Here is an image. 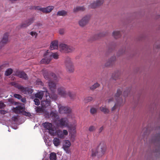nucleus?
<instances>
[{
	"label": "nucleus",
	"instance_id": "obj_1",
	"mask_svg": "<svg viewBox=\"0 0 160 160\" xmlns=\"http://www.w3.org/2000/svg\"><path fill=\"white\" fill-rule=\"evenodd\" d=\"M46 95V100H43L41 102L42 107H38L37 108L36 111L37 112H42L44 111L51 109V100L49 94L47 92Z\"/></svg>",
	"mask_w": 160,
	"mask_h": 160
},
{
	"label": "nucleus",
	"instance_id": "obj_2",
	"mask_svg": "<svg viewBox=\"0 0 160 160\" xmlns=\"http://www.w3.org/2000/svg\"><path fill=\"white\" fill-rule=\"evenodd\" d=\"M122 89H118L116 94L114 96V98L112 97L107 100L108 103H110L114 101V99H115L116 102L114 106L112 107L111 109L112 111L114 110L117 108V106H120L122 105L123 101L120 96L122 93Z\"/></svg>",
	"mask_w": 160,
	"mask_h": 160
},
{
	"label": "nucleus",
	"instance_id": "obj_3",
	"mask_svg": "<svg viewBox=\"0 0 160 160\" xmlns=\"http://www.w3.org/2000/svg\"><path fill=\"white\" fill-rule=\"evenodd\" d=\"M106 149V144L104 142H101L96 149L92 150V156L94 157L97 156L98 158H99L105 153Z\"/></svg>",
	"mask_w": 160,
	"mask_h": 160
},
{
	"label": "nucleus",
	"instance_id": "obj_4",
	"mask_svg": "<svg viewBox=\"0 0 160 160\" xmlns=\"http://www.w3.org/2000/svg\"><path fill=\"white\" fill-rule=\"evenodd\" d=\"M152 142L156 144L155 150L154 151L156 157H158L160 155V134H157L155 136L153 137Z\"/></svg>",
	"mask_w": 160,
	"mask_h": 160
},
{
	"label": "nucleus",
	"instance_id": "obj_5",
	"mask_svg": "<svg viewBox=\"0 0 160 160\" xmlns=\"http://www.w3.org/2000/svg\"><path fill=\"white\" fill-rule=\"evenodd\" d=\"M55 124L57 127L61 128L68 127L69 126V121L67 118H63L58 119Z\"/></svg>",
	"mask_w": 160,
	"mask_h": 160
},
{
	"label": "nucleus",
	"instance_id": "obj_6",
	"mask_svg": "<svg viewBox=\"0 0 160 160\" xmlns=\"http://www.w3.org/2000/svg\"><path fill=\"white\" fill-rule=\"evenodd\" d=\"M15 87L24 94H30L33 91V90L31 88H25L20 84H16Z\"/></svg>",
	"mask_w": 160,
	"mask_h": 160
},
{
	"label": "nucleus",
	"instance_id": "obj_7",
	"mask_svg": "<svg viewBox=\"0 0 160 160\" xmlns=\"http://www.w3.org/2000/svg\"><path fill=\"white\" fill-rule=\"evenodd\" d=\"M59 48L61 52H72L75 49L73 47L63 43L59 45Z\"/></svg>",
	"mask_w": 160,
	"mask_h": 160
},
{
	"label": "nucleus",
	"instance_id": "obj_8",
	"mask_svg": "<svg viewBox=\"0 0 160 160\" xmlns=\"http://www.w3.org/2000/svg\"><path fill=\"white\" fill-rule=\"evenodd\" d=\"M67 71L70 73L73 72L74 70V67L71 58H68L65 61Z\"/></svg>",
	"mask_w": 160,
	"mask_h": 160
},
{
	"label": "nucleus",
	"instance_id": "obj_9",
	"mask_svg": "<svg viewBox=\"0 0 160 160\" xmlns=\"http://www.w3.org/2000/svg\"><path fill=\"white\" fill-rule=\"evenodd\" d=\"M43 75L45 79L48 80L49 81H51V80L56 81L57 80V78L55 74L52 73L50 75L48 72L46 70L43 71Z\"/></svg>",
	"mask_w": 160,
	"mask_h": 160
},
{
	"label": "nucleus",
	"instance_id": "obj_10",
	"mask_svg": "<svg viewBox=\"0 0 160 160\" xmlns=\"http://www.w3.org/2000/svg\"><path fill=\"white\" fill-rule=\"evenodd\" d=\"M59 112L61 114L69 113L71 112V109L68 107L62 106L61 104L58 105Z\"/></svg>",
	"mask_w": 160,
	"mask_h": 160
},
{
	"label": "nucleus",
	"instance_id": "obj_11",
	"mask_svg": "<svg viewBox=\"0 0 160 160\" xmlns=\"http://www.w3.org/2000/svg\"><path fill=\"white\" fill-rule=\"evenodd\" d=\"M58 92L59 95L63 98L67 97V92L66 91L65 88L62 87L58 88Z\"/></svg>",
	"mask_w": 160,
	"mask_h": 160
},
{
	"label": "nucleus",
	"instance_id": "obj_12",
	"mask_svg": "<svg viewBox=\"0 0 160 160\" xmlns=\"http://www.w3.org/2000/svg\"><path fill=\"white\" fill-rule=\"evenodd\" d=\"M15 75L20 78L27 80L28 78V76L23 71H17L15 73Z\"/></svg>",
	"mask_w": 160,
	"mask_h": 160
},
{
	"label": "nucleus",
	"instance_id": "obj_13",
	"mask_svg": "<svg viewBox=\"0 0 160 160\" xmlns=\"http://www.w3.org/2000/svg\"><path fill=\"white\" fill-rule=\"evenodd\" d=\"M34 18L32 17L26 21L25 22L22 23L21 25V28H26L31 25L34 21Z\"/></svg>",
	"mask_w": 160,
	"mask_h": 160
},
{
	"label": "nucleus",
	"instance_id": "obj_14",
	"mask_svg": "<svg viewBox=\"0 0 160 160\" xmlns=\"http://www.w3.org/2000/svg\"><path fill=\"white\" fill-rule=\"evenodd\" d=\"M48 93L47 90L46 91H41L38 92L37 93L35 94V97L36 98H38L40 99L41 100L43 96H44V100H46V93Z\"/></svg>",
	"mask_w": 160,
	"mask_h": 160
},
{
	"label": "nucleus",
	"instance_id": "obj_15",
	"mask_svg": "<svg viewBox=\"0 0 160 160\" xmlns=\"http://www.w3.org/2000/svg\"><path fill=\"white\" fill-rule=\"evenodd\" d=\"M89 19V17L86 16L83 17L79 22V24L81 27H83L86 25L88 23Z\"/></svg>",
	"mask_w": 160,
	"mask_h": 160
},
{
	"label": "nucleus",
	"instance_id": "obj_16",
	"mask_svg": "<svg viewBox=\"0 0 160 160\" xmlns=\"http://www.w3.org/2000/svg\"><path fill=\"white\" fill-rule=\"evenodd\" d=\"M50 117L53 120L55 123L59 119L58 113L53 111L51 112L50 114Z\"/></svg>",
	"mask_w": 160,
	"mask_h": 160
},
{
	"label": "nucleus",
	"instance_id": "obj_17",
	"mask_svg": "<svg viewBox=\"0 0 160 160\" xmlns=\"http://www.w3.org/2000/svg\"><path fill=\"white\" fill-rule=\"evenodd\" d=\"M70 146L71 143L69 141L66 140L65 141L64 143L63 146V148L67 153H69L70 152L69 148Z\"/></svg>",
	"mask_w": 160,
	"mask_h": 160
},
{
	"label": "nucleus",
	"instance_id": "obj_18",
	"mask_svg": "<svg viewBox=\"0 0 160 160\" xmlns=\"http://www.w3.org/2000/svg\"><path fill=\"white\" fill-rule=\"evenodd\" d=\"M47 53V52L44 54V58L42 59L40 62L41 64H48L51 61L50 58H49V57H48L47 55H46Z\"/></svg>",
	"mask_w": 160,
	"mask_h": 160
},
{
	"label": "nucleus",
	"instance_id": "obj_19",
	"mask_svg": "<svg viewBox=\"0 0 160 160\" xmlns=\"http://www.w3.org/2000/svg\"><path fill=\"white\" fill-rule=\"evenodd\" d=\"M48 50L47 52V53L46 54L47 56L50 58V60H51L52 58H53L55 59H58V55L57 53H52L50 52H48Z\"/></svg>",
	"mask_w": 160,
	"mask_h": 160
},
{
	"label": "nucleus",
	"instance_id": "obj_20",
	"mask_svg": "<svg viewBox=\"0 0 160 160\" xmlns=\"http://www.w3.org/2000/svg\"><path fill=\"white\" fill-rule=\"evenodd\" d=\"M48 86L50 90L52 92H54L56 88V83L50 81L48 82Z\"/></svg>",
	"mask_w": 160,
	"mask_h": 160
},
{
	"label": "nucleus",
	"instance_id": "obj_21",
	"mask_svg": "<svg viewBox=\"0 0 160 160\" xmlns=\"http://www.w3.org/2000/svg\"><path fill=\"white\" fill-rule=\"evenodd\" d=\"M103 3V1L102 0H98L96 2H94L91 4L89 5V7L92 8H95L101 5Z\"/></svg>",
	"mask_w": 160,
	"mask_h": 160
},
{
	"label": "nucleus",
	"instance_id": "obj_22",
	"mask_svg": "<svg viewBox=\"0 0 160 160\" xmlns=\"http://www.w3.org/2000/svg\"><path fill=\"white\" fill-rule=\"evenodd\" d=\"M8 33H6L4 35L2 40L0 42V45L3 46L7 43L8 42Z\"/></svg>",
	"mask_w": 160,
	"mask_h": 160
},
{
	"label": "nucleus",
	"instance_id": "obj_23",
	"mask_svg": "<svg viewBox=\"0 0 160 160\" xmlns=\"http://www.w3.org/2000/svg\"><path fill=\"white\" fill-rule=\"evenodd\" d=\"M116 60V57L115 56L112 57L105 64V65L106 67L110 66L112 65Z\"/></svg>",
	"mask_w": 160,
	"mask_h": 160
},
{
	"label": "nucleus",
	"instance_id": "obj_24",
	"mask_svg": "<svg viewBox=\"0 0 160 160\" xmlns=\"http://www.w3.org/2000/svg\"><path fill=\"white\" fill-rule=\"evenodd\" d=\"M58 42L57 41H54L52 42L50 49L51 50L57 49L58 48Z\"/></svg>",
	"mask_w": 160,
	"mask_h": 160
},
{
	"label": "nucleus",
	"instance_id": "obj_25",
	"mask_svg": "<svg viewBox=\"0 0 160 160\" xmlns=\"http://www.w3.org/2000/svg\"><path fill=\"white\" fill-rule=\"evenodd\" d=\"M54 7L52 6H50L46 8H43L42 12L43 13H48L51 12L53 9Z\"/></svg>",
	"mask_w": 160,
	"mask_h": 160
},
{
	"label": "nucleus",
	"instance_id": "obj_26",
	"mask_svg": "<svg viewBox=\"0 0 160 160\" xmlns=\"http://www.w3.org/2000/svg\"><path fill=\"white\" fill-rule=\"evenodd\" d=\"M42 125L46 129L49 130L52 128V124L51 123L46 122L43 123Z\"/></svg>",
	"mask_w": 160,
	"mask_h": 160
},
{
	"label": "nucleus",
	"instance_id": "obj_27",
	"mask_svg": "<svg viewBox=\"0 0 160 160\" xmlns=\"http://www.w3.org/2000/svg\"><path fill=\"white\" fill-rule=\"evenodd\" d=\"M85 8L84 6H78L74 8L73 12H76L79 11H83L85 10Z\"/></svg>",
	"mask_w": 160,
	"mask_h": 160
},
{
	"label": "nucleus",
	"instance_id": "obj_28",
	"mask_svg": "<svg viewBox=\"0 0 160 160\" xmlns=\"http://www.w3.org/2000/svg\"><path fill=\"white\" fill-rule=\"evenodd\" d=\"M100 110L104 114H107L109 113V109L105 106H102L100 108Z\"/></svg>",
	"mask_w": 160,
	"mask_h": 160
},
{
	"label": "nucleus",
	"instance_id": "obj_29",
	"mask_svg": "<svg viewBox=\"0 0 160 160\" xmlns=\"http://www.w3.org/2000/svg\"><path fill=\"white\" fill-rule=\"evenodd\" d=\"M67 14V12L65 10H62L58 11L57 15L58 16H65Z\"/></svg>",
	"mask_w": 160,
	"mask_h": 160
},
{
	"label": "nucleus",
	"instance_id": "obj_30",
	"mask_svg": "<svg viewBox=\"0 0 160 160\" xmlns=\"http://www.w3.org/2000/svg\"><path fill=\"white\" fill-rule=\"evenodd\" d=\"M112 35L115 38H117L121 36V34L120 31H115L113 32Z\"/></svg>",
	"mask_w": 160,
	"mask_h": 160
},
{
	"label": "nucleus",
	"instance_id": "obj_31",
	"mask_svg": "<svg viewBox=\"0 0 160 160\" xmlns=\"http://www.w3.org/2000/svg\"><path fill=\"white\" fill-rule=\"evenodd\" d=\"M56 132L57 133L58 137L61 138H64V135L62 133V131L60 129L57 130Z\"/></svg>",
	"mask_w": 160,
	"mask_h": 160
},
{
	"label": "nucleus",
	"instance_id": "obj_32",
	"mask_svg": "<svg viewBox=\"0 0 160 160\" xmlns=\"http://www.w3.org/2000/svg\"><path fill=\"white\" fill-rule=\"evenodd\" d=\"M143 132V137L144 138L146 136H147L150 132L149 129L148 128H144L142 130Z\"/></svg>",
	"mask_w": 160,
	"mask_h": 160
},
{
	"label": "nucleus",
	"instance_id": "obj_33",
	"mask_svg": "<svg viewBox=\"0 0 160 160\" xmlns=\"http://www.w3.org/2000/svg\"><path fill=\"white\" fill-rule=\"evenodd\" d=\"M60 140L57 138H55L53 140V143L55 146H58L60 144Z\"/></svg>",
	"mask_w": 160,
	"mask_h": 160
},
{
	"label": "nucleus",
	"instance_id": "obj_34",
	"mask_svg": "<svg viewBox=\"0 0 160 160\" xmlns=\"http://www.w3.org/2000/svg\"><path fill=\"white\" fill-rule=\"evenodd\" d=\"M67 97L69 96L71 99H73L76 96V94L73 92H72L70 91L67 92Z\"/></svg>",
	"mask_w": 160,
	"mask_h": 160
},
{
	"label": "nucleus",
	"instance_id": "obj_35",
	"mask_svg": "<svg viewBox=\"0 0 160 160\" xmlns=\"http://www.w3.org/2000/svg\"><path fill=\"white\" fill-rule=\"evenodd\" d=\"M100 86V84L98 82H96L90 87V89L93 90Z\"/></svg>",
	"mask_w": 160,
	"mask_h": 160
},
{
	"label": "nucleus",
	"instance_id": "obj_36",
	"mask_svg": "<svg viewBox=\"0 0 160 160\" xmlns=\"http://www.w3.org/2000/svg\"><path fill=\"white\" fill-rule=\"evenodd\" d=\"M50 159L51 160H56V155L55 153L52 152L50 155Z\"/></svg>",
	"mask_w": 160,
	"mask_h": 160
},
{
	"label": "nucleus",
	"instance_id": "obj_37",
	"mask_svg": "<svg viewBox=\"0 0 160 160\" xmlns=\"http://www.w3.org/2000/svg\"><path fill=\"white\" fill-rule=\"evenodd\" d=\"M13 70L11 68L8 69L5 72V74L6 76L11 75L12 72Z\"/></svg>",
	"mask_w": 160,
	"mask_h": 160
},
{
	"label": "nucleus",
	"instance_id": "obj_38",
	"mask_svg": "<svg viewBox=\"0 0 160 160\" xmlns=\"http://www.w3.org/2000/svg\"><path fill=\"white\" fill-rule=\"evenodd\" d=\"M23 108L21 106H18L14 108V111L15 113H17L19 112L20 110H22Z\"/></svg>",
	"mask_w": 160,
	"mask_h": 160
},
{
	"label": "nucleus",
	"instance_id": "obj_39",
	"mask_svg": "<svg viewBox=\"0 0 160 160\" xmlns=\"http://www.w3.org/2000/svg\"><path fill=\"white\" fill-rule=\"evenodd\" d=\"M93 100V98L91 97H88L85 98V102L86 103L92 101Z\"/></svg>",
	"mask_w": 160,
	"mask_h": 160
},
{
	"label": "nucleus",
	"instance_id": "obj_40",
	"mask_svg": "<svg viewBox=\"0 0 160 160\" xmlns=\"http://www.w3.org/2000/svg\"><path fill=\"white\" fill-rule=\"evenodd\" d=\"M49 133L52 136H54L56 134V132L55 131V130L53 129L52 128L50 130H49Z\"/></svg>",
	"mask_w": 160,
	"mask_h": 160
},
{
	"label": "nucleus",
	"instance_id": "obj_41",
	"mask_svg": "<svg viewBox=\"0 0 160 160\" xmlns=\"http://www.w3.org/2000/svg\"><path fill=\"white\" fill-rule=\"evenodd\" d=\"M96 128L93 126H90L88 128V130L90 132H93L95 131Z\"/></svg>",
	"mask_w": 160,
	"mask_h": 160
},
{
	"label": "nucleus",
	"instance_id": "obj_42",
	"mask_svg": "<svg viewBox=\"0 0 160 160\" xmlns=\"http://www.w3.org/2000/svg\"><path fill=\"white\" fill-rule=\"evenodd\" d=\"M131 89V88H128V89L126 91H125L123 93V95L124 97H126L128 96V92L130 91V90Z\"/></svg>",
	"mask_w": 160,
	"mask_h": 160
},
{
	"label": "nucleus",
	"instance_id": "obj_43",
	"mask_svg": "<svg viewBox=\"0 0 160 160\" xmlns=\"http://www.w3.org/2000/svg\"><path fill=\"white\" fill-rule=\"evenodd\" d=\"M6 107L5 104L2 101H0V109H4Z\"/></svg>",
	"mask_w": 160,
	"mask_h": 160
},
{
	"label": "nucleus",
	"instance_id": "obj_44",
	"mask_svg": "<svg viewBox=\"0 0 160 160\" xmlns=\"http://www.w3.org/2000/svg\"><path fill=\"white\" fill-rule=\"evenodd\" d=\"M54 92H52L51 95V97L50 96V98H51L53 100H56L57 98V96L56 94L54 93Z\"/></svg>",
	"mask_w": 160,
	"mask_h": 160
},
{
	"label": "nucleus",
	"instance_id": "obj_45",
	"mask_svg": "<svg viewBox=\"0 0 160 160\" xmlns=\"http://www.w3.org/2000/svg\"><path fill=\"white\" fill-rule=\"evenodd\" d=\"M67 128H68L69 129V130H72L73 131V132H75V129H76V126L75 125H74L73 126H69Z\"/></svg>",
	"mask_w": 160,
	"mask_h": 160
},
{
	"label": "nucleus",
	"instance_id": "obj_46",
	"mask_svg": "<svg viewBox=\"0 0 160 160\" xmlns=\"http://www.w3.org/2000/svg\"><path fill=\"white\" fill-rule=\"evenodd\" d=\"M14 97L15 98H18L19 99H21L22 98V97L21 95L18 94H15L14 95Z\"/></svg>",
	"mask_w": 160,
	"mask_h": 160
},
{
	"label": "nucleus",
	"instance_id": "obj_47",
	"mask_svg": "<svg viewBox=\"0 0 160 160\" xmlns=\"http://www.w3.org/2000/svg\"><path fill=\"white\" fill-rule=\"evenodd\" d=\"M30 34L32 36H35V38H36L38 35V34L37 32L33 31H32L30 32Z\"/></svg>",
	"mask_w": 160,
	"mask_h": 160
},
{
	"label": "nucleus",
	"instance_id": "obj_48",
	"mask_svg": "<svg viewBox=\"0 0 160 160\" xmlns=\"http://www.w3.org/2000/svg\"><path fill=\"white\" fill-rule=\"evenodd\" d=\"M97 109L94 108H92L90 109V112L91 113L93 114L97 112Z\"/></svg>",
	"mask_w": 160,
	"mask_h": 160
},
{
	"label": "nucleus",
	"instance_id": "obj_49",
	"mask_svg": "<svg viewBox=\"0 0 160 160\" xmlns=\"http://www.w3.org/2000/svg\"><path fill=\"white\" fill-rule=\"evenodd\" d=\"M34 101L35 102V104L37 105H38L40 103V101L38 98H35Z\"/></svg>",
	"mask_w": 160,
	"mask_h": 160
},
{
	"label": "nucleus",
	"instance_id": "obj_50",
	"mask_svg": "<svg viewBox=\"0 0 160 160\" xmlns=\"http://www.w3.org/2000/svg\"><path fill=\"white\" fill-rule=\"evenodd\" d=\"M36 84L38 85H41L42 86L43 84V82L40 80H38L36 81Z\"/></svg>",
	"mask_w": 160,
	"mask_h": 160
},
{
	"label": "nucleus",
	"instance_id": "obj_51",
	"mask_svg": "<svg viewBox=\"0 0 160 160\" xmlns=\"http://www.w3.org/2000/svg\"><path fill=\"white\" fill-rule=\"evenodd\" d=\"M118 73H115V75L113 74L112 76V78L113 79L116 80L117 79L118 77Z\"/></svg>",
	"mask_w": 160,
	"mask_h": 160
},
{
	"label": "nucleus",
	"instance_id": "obj_52",
	"mask_svg": "<svg viewBox=\"0 0 160 160\" xmlns=\"http://www.w3.org/2000/svg\"><path fill=\"white\" fill-rule=\"evenodd\" d=\"M34 9L35 10H40L42 11V9L43 8H40L39 6L35 7L34 8Z\"/></svg>",
	"mask_w": 160,
	"mask_h": 160
},
{
	"label": "nucleus",
	"instance_id": "obj_53",
	"mask_svg": "<svg viewBox=\"0 0 160 160\" xmlns=\"http://www.w3.org/2000/svg\"><path fill=\"white\" fill-rule=\"evenodd\" d=\"M62 133L63 134L64 136L65 135H67L68 134V131L66 130H63Z\"/></svg>",
	"mask_w": 160,
	"mask_h": 160
},
{
	"label": "nucleus",
	"instance_id": "obj_54",
	"mask_svg": "<svg viewBox=\"0 0 160 160\" xmlns=\"http://www.w3.org/2000/svg\"><path fill=\"white\" fill-rule=\"evenodd\" d=\"M8 112L4 110H0V113L2 114H5L7 113Z\"/></svg>",
	"mask_w": 160,
	"mask_h": 160
},
{
	"label": "nucleus",
	"instance_id": "obj_55",
	"mask_svg": "<svg viewBox=\"0 0 160 160\" xmlns=\"http://www.w3.org/2000/svg\"><path fill=\"white\" fill-rule=\"evenodd\" d=\"M59 33L60 34H63L64 33V30L63 29H61L59 31Z\"/></svg>",
	"mask_w": 160,
	"mask_h": 160
},
{
	"label": "nucleus",
	"instance_id": "obj_56",
	"mask_svg": "<svg viewBox=\"0 0 160 160\" xmlns=\"http://www.w3.org/2000/svg\"><path fill=\"white\" fill-rule=\"evenodd\" d=\"M5 65H2L0 66V71H1L3 69L5 68Z\"/></svg>",
	"mask_w": 160,
	"mask_h": 160
},
{
	"label": "nucleus",
	"instance_id": "obj_57",
	"mask_svg": "<svg viewBox=\"0 0 160 160\" xmlns=\"http://www.w3.org/2000/svg\"><path fill=\"white\" fill-rule=\"evenodd\" d=\"M21 101L22 102H26V99L24 98H22L21 99Z\"/></svg>",
	"mask_w": 160,
	"mask_h": 160
},
{
	"label": "nucleus",
	"instance_id": "obj_58",
	"mask_svg": "<svg viewBox=\"0 0 160 160\" xmlns=\"http://www.w3.org/2000/svg\"><path fill=\"white\" fill-rule=\"evenodd\" d=\"M103 127H101L99 129V133H100L103 130Z\"/></svg>",
	"mask_w": 160,
	"mask_h": 160
},
{
	"label": "nucleus",
	"instance_id": "obj_59",
	"mask_svg": "<svg viewBox=\"0 0 160 160\" xmlns=\"http://www.w3.org/2000/svg\"><path fill=\"white\" fill-rule=\"evenodd\" d=\"M25 115L26 116H30L31 115V114L29 112H25Z\"/></svg>",
	"mask_w": 160,
	"mask_h": 160
},
{
	"label": "nucleus",
	"instance_id": "obj_60",
	"mask_svg": "<svg viewBox=\"0 0 160 160\" xmlns=\"http://www.w3.org/2000/svg\"><path fill=\"white\" fill-rule=\"evenodd\" d=\"M100 35V36H101V34ZM105 35H102V36H105Z\"/></svg>",
	"mask_w": 160,
	"mask_h": 160
},
{
	"label": "nucleus",
	"instance_id": "obj_61",
	"mask_svg": "<svg viewBox=\"0 0 160 160\" xmlns=\"http://www.w3.org/2000/svg\"><path fill=\"white\" fill-rule=\"evenodd\" d=\"M1 74H0V78H1Z\"/></svg>",
	"mask_w": 160,
	"mask_h": 160
},
{
	"label": "nucleus",
	"instance_id": "obj_62",
	"mask_svg": "<svg viewBox=\"0 0 160 160\" xmlns=\"http://www.w3.org/2000/svg\"><path fill=\"white\" fill-rule=\"evenodd\" d=\"M157 48H159V47H157Z\"/></svg>",
	"mask_w": 160,
	"mask_h": 160
}]
</instances>
